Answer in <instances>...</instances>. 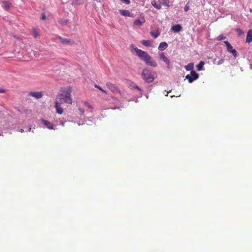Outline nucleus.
Wrapping results in <instances>:
<instances>
[{
  "mask_svg": "<svg viewBox=\"0 0 252 252\" xmlns=\"http://www.w3.org/2000/svg\"><path fill=\"white\" fill-rule=\"evenodd\" d=\"M130 47L131 51H134L136 55L142 61H144L147 65L154 67L158 66V64L156 61L154 60L147 52L138 49L135 47L133 44H131L130 45Z\"/></svg>",
  "mask_w": 252,
  "mask_h": 252,
  "instance_id": "f257e3e1",
  "label": "nucleus"
},
{
  "mask_svg": "<svg viewBox=\"0 0 252 252\" xmlns=\"http://www.w3.org/2000/svg\"><path fill=\"white\" fill-rule=\"evenodd\" d=\"M72 92V88L70 86L62 89L61 93L56 96L55 101H58L62 104L63 103H72V98L71 96Z\"/></svg>",
  "mask_w": 252,
  "mask_h": 252,
  "instance_id": "f03ea898",
  "label": "nucleus"
},
{
  "mask_svg": "<svg viewBox=\"0 0 252 252\" xmlns=\"http://www.w3.org/2000/svg\"><path fill=\"white\" fill-rule=\"evenodd\" d=\"M141 76L142 79L146 82L151 83L153 81L154 79L156 77V73L154 71H152L147 68L143 69Z\"/></svg>",
  "mask_w": 252,
  "mask_h": 252,
  "instance_id": "7ed1b4c3",
  "label": "nucleus"
},
{
  "mask_svg": "<svg viewBox=\"0 0 252 252\" xmlns=\"http://www.w3.org/2000/svg\"><path fill=\"white\" fill-rule=\"evenodd\" d=\"M199 77V75L194 70H191L190 74H188L186 76L189 83H192L193 81L197 80Z\"/></svg>",
  "mask_w": 252,
  "mask_h": 252,
  "instance_id": "20e7f679",
  "label": "nucleus"
},
{
  "mask_svg": "<svg viewBox=\"0 0 252 252\" xmlns=\"http://www.w3.org/2000/svg\"><path fill=\"white\" fill-rule=\"evenodd\" d=\"M41 123L43 125H44L46 126V127H47L49 129H54L55 130L56 129V125H53L51 122H50L47 120H45L43 119H42L41 120Z\"/></svg>",
  "mask_w": 252,
  "mask_h": 252,
  "instance_id": "39448f33",
  "label": "nucleus"
},
{
  "mask_svg": "<svg viewBox=\"0 0 252 252\" xmlns=\"http://www.w3.org/2000/svg\"><path fill=\"white\" fill-rule=\"evenodd\" d=\"M145 22V19L144 16L141 14L138 19L134 20L133 22V26L139 27Z\"/></svg>",
  "mask_w": 252,
  "mask_h": 252,
  "instance_id": "423d86ee",
  "label": "nucleus"
},
{
  "mask_svg": "<svg viewBox=\"0 0 252 252\" xmlns=\"http://www.w3.org/2000/svg\"><path fill=\"white\" fill-rule=\"evenodd\" d=\"M58 38L60 42L64 45L72 44L74 43V42L73 40L68 38H63L61 36H59Z\"/></svg>",
  "mask_w": 252,
  "mask_h": 252,
  "instance_id": "0eeeda50",
  "label": "nucleus"
},
{
  "mask_svg": "<svg viewBox=\"0 0 252 252\" xmlns=\"http://www.w3.org/2000/svg\"><path fill=\"white\" fill-rule=\"evenodd\" d=\"M119 13L121 15L124 16H128L132 18H133L135 16V15L133 13L130 12L129 11L127 10L121 9L119 10Z\"/></svg>",
  "mask_w": 252,
  "mask_h": 252,
  "instance_id": "6e6552de",
  "label": "nucleus"
},
{
  "mask_svg": "<svg viewBox=\"0 0 252 252\" xmlns=\"http://www.w3.org/2000/svg\"><path fill=\"white\" fill-rule=\"evenodd\" d=\"M28 95L39 99L42 97L43 94L41 92H31L29 93Z\"/></svg>",
  "mask_w": 252,
  "mask_h": 252,
  "instance_id": "1a4fd4ad",
  "label": "nucleus"
},
{
  "mask_svg": "<svg viewBox=\"0 0 252 252\" xmlns=\"http://www.w3.org/2000/svg\"><path fill=\"white\" fill-rule=\"evenodd\" d=\"M160 59L162 60L167 65V67L169 68L170 66V61L164 55L163 52L159 53Z\"/></svg>",
  "mask_w": 252,
  "mask_h": 252,
  "instance_id": "9d476101",
  "label": "nucleus"
},
{
  "mask_svg": "<svg viewBox=\"0 0 252 252\" xmlns=\"http://www.w3.org/2000/svg\"><path fill=\"white\" fill-rule=\"evenodd\" d=\"M62 103L55 101V107L56 108V111L57 113L59 114H63V110L62 107L61 106Z\"/></svg>",
  "mask_w": 252,
  "mask_h": 252,
  "instance_id": "9b49d317",
  "label": "nucleus"
},
{
  "mask_svg": "<svg viewBox=\"0 0 252 252\" xmlns=\"http://www.w3.org/2000/svg\"><path fill=\"white\" fill-rule=\"evenodd\" d=\"M106 85L107 87V88L113 93L117 92V91L119 90L118 87L115 85H114L111 83H110V82L107 83Z\"/></svg>",
  "mask_w": 252,
  "mask_h": 252,
  "instance_id": "f8f14e48",
  "label": "nucleus"
},
{
  "mask_svg": "<svg viewBox=\"0 0 252 252\" xmlns=\"http://www.w3.org/2000/svg\"><path fill=\"white\" fill-rule=\"evenodd\" d=\"M182 27L180 24H176L172 26L171 30L174 32H178L182 30Z\"/></svg>",
  "mask_w": 252,
  "mask_h": 252,
  "instance_id": "ddd939ff",
  "label": "nucleus"
},
{
  "mask_svg": "<svg viewBox=\"0 0 252 252\" xmlns=\"http://www.w3.org/2000/svg\"><path fill=\"white\" fill-rule=\"evenodd\" d=\"M246 42L251 43L252 41V30H249L247 33Z\"/></svg>",
  "mask_w": 252,
  "mask_h": 252,
  "instance_id": "4468645a",
  "label": "nucleus"
},
{
  "mask_svg": "<svg viewBox=\"0 0 252 252\" xmlns=\"http://www.w3.org/2000/svg\"><path fill=\"white\" fill-rule=\"evenodd\" d=\"M168 47V44L166 42H162L159 43L158 47V49L160 51H162L166 49Z\"/></svg>",
  "mask_w": 252,
  "mask_h": 252,
  "instance_id": "2eb2a0df",
  "label": "nucleus"
},
{
  "mask_svg": "<svg viewBox=\"0 0 252 252\" xmlns=\"http://www.w3.org/2000/svg\"><path fill=\"white\" fill-rule=\"evenodd\" d=\"M1 6L4 9H9L10 7L11 3L7 1L3 0L1 2Z\"/></svg>",
  "mask_w": 252,
  "mask_h": 252,
  "instance_id": "dca6fc26",
  "label": "nucleus"
},
{
  "mask_svg": "<svg viewBox=\"0 0 252 252\" xmlns=\"http://www.w3.org/2000/svg\"><path fill=\"white\" fill-rule=\"evenodd\" d=\"M194 67V64L193 63H190L188 65L185 66V68L187 71H190L193 70V68Z\"/></svg>",
  "mask_w": 252,
  "mask_h": 252,
  "instance_id": "f3484780",
  "label": "nucleus"
},
{
  "mask_svg": "<svg viewBox=\"0 0 252 252\" xmlns=\"http://www.w3.org/2000/svg\"><path fill=\"white\" fill-rule=\"evenodd\" d=\"M141 42V43L145 46H147V47L152 46V43L150 40H143Z\"/></svg>",
  "mask_w": 252,
  "mask_h": 252,
  "instance_id": "a211bd4d",
  "label": "nucleus"
},
{
  "mask_svg": "<svg viewBox=\"0 0 252 252\" xmlns=\"http://www.w3.org/2000/svg\"><path fill=\"white\" fill-rule=\"evenodd\" d=\"M150 34L154 38H157L159 35V32L158 31L154 30L150 32Z\"/></svg>",
  "mask_w": 252,
  "mask_h": 252,
  "instance_id": "6ab92c4d",
  "label": "nucleus"
},
{
  "mask_svg": "<svg viewBox=\"0 0 252 252\" xmlns=\"http://www.w3.org/2000/svg\"><path fill=\"white\" fill-rule=\"evenodd\" d=\"M204 63L203 61L199 62V64L196 66V68L198 71H201L204 70Z\"/></svg>",
  "mask_w": 252,
  "mask_h": 252,
  "instance_id": "aec40b11",
  "label": "nucleus"
},
{
  "mask_svg": "<svg viewBox=\"0 0 252 252\" xmlns=\"http://www.w3.org/2000/svg\"><path fill=\"white\" fill-rule=\"evenodd\" d=\"M224 43L225 44L227 47V50L228 52L233 49L232 46L227 41H224Z\"/></svg>",
  "mask_w": 252,
  "mask_h": 252,
  "instance_id": "412c9836",
  "label": "nucleus"
},
{
  "mask_svg": "<svg viewBox=\"0 0 252 252\" xmlns=\"http://www.w3.org/2000/svg\"><path fill=\"white\" fill-rule=\"evenodd\" d=\"M72 5H80L83 3V0H70Z\"/></svg>",
  "mask_w": 252,
  "mask_h": 252,
  "instance_id": "4be33fe9",
  "label": "nucleus"
},
{
  "mask_svg": "<svg viewBox=\"0 0 252 252\" xmlns=\"http://www.w3.org/2000/svg\"><path fill=\"white\" fill-rule=\"evenodd\" d=\"M84 105L88 108V109L90 110L91 112H92V110L93 109V106L88 102L85 101L84 102Z\"/></svg>",
  "mask_w": 252,
  "mask_h": 252,
  "instance_id": "5701e85b",
  "label": "nucleus"
},
{
  "mask_svg": "<svg viewBox=\"0 0 252 252\" xmlns=\"http://www.w3.org/2000/svg\"><path fill=\"white\" fill-rule=\"evenodd\" d=\"M130 86L132 88L137 89L141 92H142V90L139 87H138L137 85L134 84V83H131V84L130 85Z\"/></svg>",
  "mask_w": 252,
  "mask_h": 252,
  "instance_id": "b1692460",
  "label": "nucleus"
},
{
  "mask_svg": "<svg viewBox=\"0 0 252 252\" xmlns=\"http://www.w3.org/2000/svg\"><path fill=\"white\" fill-rule=\"evenodd\" d=\"M152 5L157 9H159L161 8V5L160 4H158L156 1H153L152 2Z\"/></svg>",
  "mask_w": 252,
  "mask_h": 252,
  "instance_id": "393cba45",
  "label": "nucleus"
},
{
  "mask_svg": "<svg viewBox=\"0 0 252 252\" xmlns=\"http://www.w3.org/2000/svg\"><path fill=\"white\" fill-rule=\"evenodd\" d=\"M87 122L88 125H91L93 123H95V119L93 118H90Z\"/></svg>",
  "mask_w": 252,
  "mask_h": 252,
  "instance_id": "a878e982",
  "label": "nucleus"
},
{
  "mask_svg": "<svg viewBox=\"0 0 252 252\" xmlns=\"http://www.w3.org/2000/svg\"><path fill=\"white\" fill-rule=\"evenodd\" d=\"M226 38V36L223 34H220L217 37V40L218 41L222 40Z\"/></svg>",
  "mask_w": 252,
  "mask_h": 252,
  "instance_id": "bb28decb",
  "label": "nucleus"
},
{
  "mask_svg": "<svg viewBox=\"0 0 252 252\" xmlns=\"http://www.w3.org/2000/svg\"><path fill=\"white\" fill-rule=\"evenodd\" d=\"M59 22L63 25H66L68 22V20L65 19H60L59 20Z\"/></svg>",
  "mask_w": 252,
  "mask_h": 252,
  "instance_id": "cd10ccee",
  "label": "nucleus"
},
{
  "mask_svg": "<svg viewBox=\"0 0 252 252\" xmlns=\"http://www.w3.org/2000/svg\"><path fill=\"white\" fill-rule=\"evenodd\" d=\"M229 53H231L234 57H236L237 56V52L235 49H233L232 50L230 51Z\"/></svg>",
  "mask_w": 252,
  "mask_h": 252,
  "instance_id": "c85d7f7f",
  "label": "nucleus"
},
{
  "mask_svg": "<svg viewBox=\"0 0 252 252\" xmlns=\"http://www.w3.org/2000/svg\"><path fill=\"white\" fill-rule=\"evenodd\" d=\"M94 87L98 89L99 90H100L101 91H102L104 93H105L106 94H107V92L105 90H103L101 87L99 86L98 85L95 84V85H94Z\"/></svg>",
  "mask_w": 252,
  "mask_h": 252,
  "instance_id": "c756f323",
  "label": "nucleus"
},
{
  "mask_svg": "<svg viewBox=\"0 0 252 252\" xmlns=\"http://www.w3.org/2000/svg\"><path fill=\"white\" fill-rule=\"evenodd\" d=\"M189 7H190V6H189V2H188L186 3V5H185V6L184 7L185 11H186V12L188 11L189 9Z\"/></svg>",
  "mask_w": 252,
  "mask_h": 252,
  "instance_id": "7c9ffc66",
  "label": "nucleus"
},
{
  "mask_svg": "<svg viewBox=\"0 0 252 252\" xmlns=\"http://www.w3.org/2000/svg\"><path fill=\"white\" fill-rule=\"evenodd\" d=\"M39 35V34L37 30H36L34 29V30H33V36H34L35 38H36V37H37Z\"/></svg>",
  "mask_w": 252,
  "mask_h": 252,
  "instance_id": "2f4dec72",
  "label": "nucleus"
},
{
  "mask_svg": "<svg viewBox=\"0 0 252 252\" xmlns=\"http://www.w3.org/2000/svg\"><path fill=\"white\" fill-rule=\"evenodd\" d=\"M158 0L163 5H166V6H168V5L167 4V2L166 1V0Z\"/></svg>",
  "mask_w": 252,
  "mask_h": 252,
  "instance_id": "473e14b6",
  "label": "nucleus"
},
{
  "mask_svg": "<svg viewBox=\"0 0 252 252\" xmlns=\"http://www.w3.org/2000/svg\"><path fill=\"white\" fill-rule=\"evenodd\" d=\"M79 111L80 112V113L81 115H84V113H85V110L84 109L82 108H79Z\"/></svg>",
  "mask_w": 252,
  "mask_h": 252,
  "instance_id": "72a5a7b5",
  "label": "nucleus"
},
{
  "mask_svg": "<svg viewBox=\"0 0 252 252\" xmlns=\"http://www.w3.org/2000/svg\"><path fill=\"white\" fill-rule=\"evenodd\" d=\"M224 60L223 59H221L220 60L218 63H217V64L218 65H220L221 64H222L223 63H224Z\"/></svg>",
  "mask_w": 252,
  "mask_h": 252,
  "instance_id": "f704fd0d",
  "label": "nucleus"
},
{
  "mask_svg": "<svg viewBox=\"0 0 252 252\" xmlns=\"http://www.w3.org/2000/svg\"><path fill=\"white\" fill-rule=\"evenodd\" d=\"M117 92H119V94H120V95L123 97H125V93L124 92L121 91H120L119 90H118V91H117Z\"/></svg>",
  "mask_w": 252,
  "mask_h": 252,
  "instance_id": "c9c22d12",
  "label": "nucleus"
},
{
  "mask_svg": "<svg viewBox=\"0 0 252 252\" xmlns=\"http://www.w3.org/2000/svg\"><path fill=\"white\" fill-rule=\"evenodd\" d=\"M121 1H122L123 2H124L126 4H129L130 3V1L129 0H121Z\"/></svg>",
  "mask_w": 252,
  "mask_h": 252,
  "instance_id": "e433bc0d",
  "label": "nucleus"
},
{
  "mask_svg": "<svg viewBox=\"0 0 252 252\" xmlns=\"http://www.w3.org/2000/svg\"><path fill=\"white\" fill-rule=\"evenodd\" d=\"M59 122H60V124L61 125L63 126H64L65 122H63L61 119H59Z\"/></svg>",
  "mask_w": 252,
  "mask_h": 252,
  "instance_id": "4c0bfd02",
  "label": "nucleus"
},
{
  "mask_svg": "<svg viewBox=\"0 0 252 252\" xmlns=\"http://www.w3.org/2000/svg\"><path fill=\"white\" fill-rule=\"evenodd\" d=\"M5 92V90L0 88V93H4Z\"/></svg>",
  "mask_w": 252,
  "mask_h": 252,
  "instance_id": "58836bf2",
  "label": "nucleus"
},
{
  "mask_svg": "<svg viewBox=\"0 0 252 252\" xmlns=\"http://www.w3.org/2000/svg\"><path fill=\"white\" fill-rule=\"evenodd\" d=\"M45 18H46L45 15V14L43 13V14H42L41 19H42V20H45Z\"/></svg>",
  "mask_w": 252,
  "mask_h": 252,
  "instance_id": "ea45409f",
  "label": "nucleus"
},
{
  "mask_svg": "<svg viewBox=\"0 0 252 252\" xmlns=\"http://www.w3.org/2000/svg\"><path fill=\"white\" fill-rule=\"evenodd\" d=\"M20 131L21 132H23L24 131V130L23 129L21 128V129H20Z\"/></svg>",
  "mask_w": 252,
  "mask_h": 252,
  "instance_id": "a19ab883",
  "label": "nucleus"
},
{
  "mask_svg": "<svg viewBox=\"0 0 252 252\" xmlns=\"http://www.w3.org/2000/svg\"><path fill=\"white\" fill-rule=\"evenodd\" d=\"M31 112V110H27L26 113H29V112Z\"/></svg>",
  "mask_w": 252,
  "mask_h": 252,
  "instance_id": "79ce46f5",
  "label": "nucleus"
},
{
  "mask_svg": "<svg viewBox=\"0 0 252 252\" xmlns=\"http://www.w3.org/2000/svg\"><path fill=\"white\" fill-rule=\"evenodd\" d=\"M31 128H30H30H28V131H31Z\"/></svg>",
  "mask_w": 252,
  "mask_h": 252,
  "instance_id": "37998d69",
  "label": "nucleus"
},
{
  "mask_svg": "<svg viewBox=\"0 0 252 252\" xmlns=\"http://www.w3.org/2000/svg\"><path fill=\"white\" fill-rule=\"evenodd\" d=\"M250 12L252 13V9H250Z\"/></svg>",
  "mask_w": 252,
  "mask_h": 252,
  "instance_id": "c03bdc74",
  "label": "nucleus"
},
{
  "mask_svg": "<svg viewBox=\"0 0 252 252\" xmlns=\"http://www.w3.org/2000/svg\"><path fill=\"white\" fill-rule=\"evenodd\" d=\"M237 31H238V32H241V30H240V29H237Z\"/></svg>",
  "mask_w": 252,
  "mask_h": 252,
  "instance_id": "a18cd8bd",
  "label": "nucleus"
},
{
  "mask_svg": "<svg viewBox=\"0 0 252 252\" xmlns=\"http://www.w3.org/2000/svg\"><path fill=\"white\" fill-rule=\"evenodd\" d=\"M168 93H169L168 92H166V94H165V95H166V96H167V94H168Z\"/></svg>",
  "mask_w": 252,
  "mask_h": 252,
  "instance_id": "49530a36",
  "label": "nucleus"
}]
</instances>
